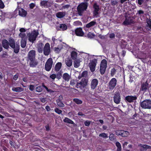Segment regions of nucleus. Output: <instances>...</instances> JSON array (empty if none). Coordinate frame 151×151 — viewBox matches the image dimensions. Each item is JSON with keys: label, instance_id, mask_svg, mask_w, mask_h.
Returning a JSON list of instances; mask_svg holds the SVG:
<instances>
[{"label": "nucleus", "instance_id": "f257e3e1", "mask_svg": "<svg viewBox=\"0 0 151 151\" xmlns=\"http://www.w3.org/2000/svg\"><path fill=\"white\" fill-rule=\"evenodd\" d=\"M88 0H84L85 2L79 5L77 7V9L79 15H82L83 11L86 10L88 6V3L86 2Z\"/></svg>", "mask_w": 151, "mask_h": 151}, {"label": "nucleus", "instance_id": "f03ea898", "mask_svg": "<svg viewBox=\"0 0 151 151\" xmlns=\"http://www.w3.org/2000/svg\"><path fill=\"white\" fill-rule=\"evenodd\" d=\"M10 46L14 49V52L16 53L18 52L19 50V43L15 44L14 40L12 39H10L9 40Z\"/></svg>", "mask_w": 151, "mask_h": 151}, {"label": "nucleus", "instance_id": "7ed1b4c3", "mask_svg": "<svg viewBox=\"0 0 151 151\" xmlns=\"http://www.w3.org/2000/svg\"><path fill=\"white\" fill-rule=\"evenodd\" d=\"M141 106L145 109H151V100H146L141 103Z\"/></svg>", "mask_w": 151, "mask_h": 151}, {"label": "nucleus", "instance_id": "20e7f679", "mask_svg": "<svg viewBox=\"0 0 151 151\" xmlns=\"http://www.w3.org/2000/svg\"><path fill=\"white\" fill-rule=\"evenodd\" d=\"M107 62L105 59L103 60L101 62L100 66V71L101 74H103L106 70L107 67Z\"/></svg>", "mask_w": 151, "mask_h": 151}, {"label": "nucleus", "instance_id": "39448f33", "mask_svg": "<svg viewBox=\"0 0 151 151\" xmlns=\"http://www.w3.org/2000/svg\"><path fill=\"white\" fill-rule=\"evenodd\" d=\"M53 4V1L48 0H42L40 3V5L41 6L47 8L50 7Z\"/></svg>", "mask_w": 151, "mask_h": 151}, {"label": "nucleus", "instance_id": "423d86ee", "mask_svg": "<svg viewBox=\"0 0 151 151\" xmlns=\"http://www.w3.org/2000/svg\"><path fill=\"white\" fill-rule=\"evenodd\" d=\"M97 60L96 59H93L91 60L89 64V66L91 72H93L95 70Z\"/></svg>", "mask_w": 151, "mask_h": 151}, {"label": "nucleus", "instance_id": "0eeeda50", "mask_svg": "<svg viewBox=\"0 0 151 151\" xmlns=\"http://www.w3.org/2000/svg\"><path fill=\"white\" fill-rule=\"evenodd\" d=\"M53 63L52 59V58H49L45 64V68L47 71H49L52 68Z\"/></svg>", "mask_w": 151, "mask_h": 151}, {"label": "nucleus", "instance_id": "6e6552de", "mask_svg": "<svg viewBox=\"0 0 151 151\" xmlns=\"http://www.w3.org/2000/svg\"><path fill=\"white\" fill-rule=\"evenodd\" d=\"M68 45L65 43H61L58 47L54 48V51L56 53H59L62 49H65V47L68 48Z\"/></svg>", "mask_w": 151, "mask_h": 151}, {"label": "nucleus", "instance_id": "1a4fd4ad", "mask_svg": "<svg viewBox=\"0 0 151 151\" xmlns=\"http://www.w3.org/2000/svg\"><path fill=\"white\" fill-rule=\"evenodd\" d=\"M50 52V47L49 44L47 43L45 45L44 49V54L46 55H49Z\"/></svg>", "mask_w": 151, "mask_h": 151}, {"label": "nucleus", "instance_id": "9d476101", "mask_svg": "<svg viewBox=\"0 0 151 151\" xmlns=\"http://www.w3.org/2000/svg\"><path fill=\"white\" fill-rule=\"evenodd\" d=\"M116 82L117 81L115 78H112L109 83V88L111 89H113L116 85Z\"/></svg>", "mask_w": 151, "mask_h": 151}, {"label": "nucleus", "instance_id": "9b49d317", "mask_svg": "<svg viewBox=\"0 0 151 151\" xmlns=\"http://www.w3.org/2000/svg\"><path fill=\"white\" fill-rule=\"evenodd\" d=\"M39 33L37 30H34L31 33H29L27 34V36L29 38H36Z\"/></svg>", "mask_w": 151, "mask_h": 151}, {"label": "nucleus", "instance_id": "f8f14e48", "mask_svg": "<svg viewBox=\"0 0 151 151\" xmlns=\"http://www.w3.org/2000/svg\"><path fill=\"white\" fill-rule=\"evenodd\" d=\"M125 17V19L123 23V24L127 25H129L131 24L134 23V21L132 19H131L130 17H129L128 18H127Z\"/></svg>", "mask_w": 151, "mask_h": 151}, {"label": "nucleus", "instance_id": "ddd939ff", "mask_svg": "<svg viewBox=\"0 0 151 151\" xmlns=\"http://www.w3.org/2000/svg\"><path fill=\"white\" fill-rule=\"evenodd\" d=\"M19 15L22 17H25L27 14V12L22 8H18Z\"/></svg>", "mask_w": 151, "mask_h": 151}, {"label": "nucleus", "instance_id": "4468645a", "mask_svg": "<svg viewBox=\"0 0 151 151\" xmlns=\"http://www.w3.org/2000/svg\"><path fill=\"white\" fill-rule=\"evenodd\" d=\"M76 34L78 36L82 37L84 35L82 29L81 28H78L76 29L75 30Z\"/></svg>", "mask_w": 151, "mask_h": 151}, {"label": "nucleus", "instance_id": "2eb2a0df", "mask_svg": "<svg viewBox=\"0 0 151 151\" xmlns=\"http://www.w3.org/2000/svg\"><path fill=\"white\" fill-rule=\"evenodd\" d=\"M35 52L34 50L30 51L28 54V58L30 60H32L35 59Z\"/></svg>", "mask_w": 151, "mask_h": 151}, {"label": "nucleus", "instance_id": "dca6fc26", "mask_svg": "<svg viewBox=\"0 0 151 151\" xmlns=\"http://www.w3.org/2000/svg\"><path fill=\"white\" fill-rule=\"evenodd\" d=\"M93 7L94 9L93 12V15L94 16H97L99 10V6L97 4V3H95L93 5Z\"/></svg>", "mask_w": 151, "mask_h": 151}, {"label": "nucleus", "instance_id": "f3484780", "mask_svg": "<svg viewBox=\"0 0 151 151\" xmlns=\"http://www.w3.org/2000/svg\"><path fill=\"white\" fill-rule=\"evenodd\" d=\"M98 81L96 79H93L91 82V89H94L97 86L98 84Z\"/></svg>", "mask_w": 151, "mask_h": 151}, {"label": "nucleus", "instance_id": "a211bd4d", "mask_svg": "<svg viewBox=\"0 0 151 151\" xmlns=\"http://www.w3.org/2000/svg\"><path fill=\"white\" fill-rule=\"evenodd\" d=\"M69 49L72 51L71 53V57L73 59H76L77 57V54L76 52L75 51L76 49L74 48H72L71 47H69Z\"/></svg>", "mask_w": 151, "mask_h": 151}, {"label": "nucleus", "instance_id": "6ab92c4d", "mask_svg": "<svg viewBox=\"0 0 151 151\" xmlns=\"http://www.w3.org/2000/svg\"><path fill=\"white\" fill-rule=\"evenodd\" d=\"M120 101V98L119 94L116 93L115 94L114 97V101L116 104H118Z\"/></svg>", "mask_w": 151, "mask_h": 151}, {"label": "nucleus", "instance_id": "aec40b11", "mask_svg": "<svg viewBox=\"0 0 151 151\" xmlns=\"http://www.w3.org/2000/svg\"><path fill=\"white\" fill-rule=\"evenodd\" d=\"M86 83L85 81H84L83 80H81L80 83H78L76 85V87L77 88H80L82 89L83 88L86 86Z\"/></svg>", "mask_w": 151, "mask_h": 151}, {"label": "nucleus", "instance_id": "412c9836", "mask_svg": "<svg viewBox=\"0 0 151 151\" xmlns=\"http://www.w3.org/2000/svg\"><path fill=\"white\" fill-rule=\"evenodd\" d=\"M138 146L139 147L140 151H143L146 150L147 149L150 148L151 147L150 146L140 144L138 145Z\"/></svg>", "mask_w": 151, "mask_h": 151}, {"label": "nucleus", "instance_id": "4be33fe9", "mask_svg": "<svg viewBox=\"0 0 151 151\" xmlns=\"http://www.w3.org/2000/svg\"><path fill=\"white\" fill-rule=\"evenodd\" d=\"M136 99V97L132 96H128L125 98L126 100L129 102H133Z\"/></svg>", "mask_w": 151, "mask_h": 151}, {"label": "nucleus", "instance_id": "5701e85b", "mask_svg": "<svg viewBox=\"0 0 151 151\" xmlns=\"http://www.w3.org/2000/svg\"><path fill=\"white\" fill-rule=\"evenodd\" d=\"M44 46V44L41 42H39L37 45V48L38 51L40 53H42V49Z\"/></svg>", "mask_w": 151, "mask_h": 151}, {"label": "nucleus", "instance_id": "b1692460", "mask_svg": "<svg viewBox=\"0 0 151 151\" xmlns=\"http://www.w3.org/2000/svg\"><path fill=\"white\" fill-rule=\"evenodd\" d=\"M66 14L65 12H59L56 14V17L59 18H61L64 17Z\"/></svg>", "mask_w": 151, "mask_h": 151}, {"label": "nucleus", "instance_id": "393cba45", "mask_svg": "<svg viewBox=\"0 0 151 151\" xmlns=\"http://www.w3.org/2000/svg\"><path fill=\"white\" fill-rule=\"evenodd\" d=\"M3 47L5 49H7L9 47V42L8 43V41L4 40L2 41V42Z\"/></svg>", "mask_w": 151, "mask_h": 151}, {"label": "nucleus", "instance_id": "a878e982", "mask_svg": "<svg viewBox=\"0 0 151 151\" xmlns=\"http://www.w3.org/2000/svg\"><path fill=\"white\" fill-rule=\"evenodd\" d=\"M81 61L80 59H76L75 60L73 64L75 68L78 67L80 65V63Z\"/></svg>", "mask_w": 151, "mask_h": 151}, {"label": "nucleus", "instance_id": "bb28decb", "mask_svg": "<svg viewBox=\"0 0 151 151\" xmlns=\"http://www.w3.org/2000/svg\"><path fill=\"white\" fill-rule=\"evenodd\" d=\"M63 78L65 81H68L70 78V76L68 73H65L63 74Z\"/></svg>", "mask_w": 151, "mask_h": 151}, {"label": "nucleus", "instance_id": "cd10ccee", "mask_svg": "<svg viewBox=\"0 0 151 151\" xmlns=\"http://www.w3.org/2000/svg\"><path fill=\"white\" fill-rule=\"evenodd\" d=\"M65 63L67 66L70 67L72 64V61L71 59L70 58H67L65 60Z\"/></svg>", "mask_w": 151, "mask_h": 151}, {"label": "nucleus", "instance_id": "c85d7f7f", "mask_svg": "<svg viewBox=\"0 0 151 151\" xmlns=\"http://www.w3.org/2000/svg\"><path fill=\"white\" fill-rule=\"evenodd\" d=\"M96 24V22H95L92 21L87 24L86 27V28H89L94 26Z\"/></svg>", "mask_w": 151, "mask_h": 151}, {"label": "nucleus", "instance_id": "c756f323", "mask_svg": "<svg viewBox=\"0 0 151 151\" xmlns=\"http://www.w3.org/2000/svg\"><path fill=\"white\" fill-rule=\"evenodd\" d=\"M62 66V63H61L59 62L57 63L55 67V70L56 71H58L60 69Z\"/></svg>", "mask_w": 151, "mask_h": 151}, {"label": "nucleus", "instance_id": "7c9ffc66", "mask_svg": "<svg viewBox=\"0 0 151 151\" xmlns=\"http://www.w3.org/2000/svg\"><path fill=\"white\" fill-rule=\"evenodd\" d=\"M148 86V84L146 82L143 83L142 86L141 90L143 91H145L147 89Z\"/></svg>", "mask_w": 151, "mask_h": 151}, {"label": "nucleus", "instance_id": "2f4dec72", "mask_svg": "<svg viewBox=\"0 0 151 151\" xmlns=\"http://www.w3.org/2000/svg\"><path fill=\"white\" fill-rule=\"evenodd\" d=\"M30 65L32 67H35L37 64L38 62L35 59L32 60H30Z\"/></svg>", "mask_w": 151, "mask_h": 151}, {"label": "nucleus", "instance_id": "473e14b6", "mask_svg": "<svg viewBox=\"0 0 151 151\" xmlns=\"http://www.w3.org/2000/svg\"><path fill=\"white\" fill-rule=\"evenodd\" d=\"M59 28L60 29H58V30L64 31L66 30L67 29V27L66 25L65 24H61L60 25Z\"/></svg>", "mask_w": 151, "mask_h": 151}, {"label": "nucleus", "instance_id": "72a5a7b5", "mask_svg": "<svg viewBox=\"0 0 151 151\" xmlns=\"http://www.w3.org/2000/svg\"><path fill=\"white\" fill-rule=\"evenodd\" d=\"M12 90L14 91L21 92L23 91V89L19 87H13L12 88Z\"/></svg>", "mask_w": 151, "mask_h": 151}, {"label": "nucleus", "instance_id": "f704fd0d", "mask_svg": "<svg viewBox=\"0 0 151 151\" xmlns=\"http://www.w3.org/2000/svg\"><path fill=\"white\" fill-rule=\"evenodd\" d=\"M116 145L117 147V151H121V144L119 142H116Z\"/></svg>", "mask_w": 151, "mask_h": 151}, {"label": "nucleus", "instance_id": "c9c22d12", "mask_svg": "<svg viewBox=\"0 0 151 151\" xmlns=\"http://www.w3.org/2000/svg\"><path fill=\"white\" fill-rule=\"evenodd\" d=\"M63 121L69 124H73L74 123L72 120L67 117L65 118Z\"/></svg>", "mask_w": 151, "mask_h": 151}, {"label": "nucleus", "instance_id": "e433bc0d", "mask_svg": "<svg viewBox=\"0 0 151 151\" xmlns=\"http://www.w3.org/2000/svg\"><path fill=\"white\" fill-rule=\"evenodd\" d=\"M129 134V133L127 131H122V136L123 137L127 136Z\"/></svg>", "mask_w": 151, "mask_h": 151}, {"label": "nucleus", "instance_id": "4c0bfd02", "mask_svg": "<svg viewBox=\"0 0 151 151\" xmlns=\"http://www.w3.org/2000/svg\"><path fill=\"white\" fill-rule=\"evenodd\" d=\"M73 101L78 104H81L82 102L81 100L78 99H73Z\"/></svg>", "mask_w": 151, "mask_h": 151}, {"label": "nucleus", "instance_id": "58836bf2", "mask_svg": "<svg viewBox=\"0 0 151 151\" xmlns=\"http://www.w3.org/2000/svg\"><path fill=\"white\" fill-rule=\"evenodd\" d=\"M21 46L22 48H24L25 47L26 45V42L25 40H21Z\"/></svg>", "mask_w": 151, "mask_h": 151}, {"label": "nucleus", "instance_id": "ea45409f", "mask_svg": "<svg viewBox=\"0 0 151 151\" xmlns=\"http://www.w3.org/2000/svg\"><path fill=\"white\" fill-rule=\"evenodd\" d=\"M99 136L103 138H106L108 137V135L105 133H102L99 134Z\"/></svg>", "mask_w": 151, "mask_h": 151}, {"label": "nucleus", "instance_id": "a19ab883", "mask_svg": "<svg viewBox=\"0 0 151 151\" xmlns=\"http://www.w3.org/2000/svg\"><path fill=\"white\" fill-rule=\"evenodd\" d=\"M58 105L60 107H63L64 106V104L59 100L57 101Z\"/></svg>", "mask_w": 151, "mask_h": 151}, {"label": "nucleus", "instance_id": "79ce46f5", "mask_svg": "<svg viewBox=\"0 0 151 151\" xmlns=\"http://www.w3.org/2000/svg\"><path fill=\"white\" fill-rule=\"evenodd\" d=\"M73 25L76 26H81L82 25V23L81 22L78 21L74 22Z\"/></svg>", "mask_w": 151, "mask_h": 151}, {"label": "nucleus", "instance_id": "37998d69", "mask_svg": "<svg viewBox=\"0 0 151 151\" xmlns=\"http://www.w3.org/2000/svg\"><path fill=\"white\" fill-rule=\"evenodd\" d=\"M94 36V35L91 32H89L87 35V37L88 38H93Z\"/></svg>", "mask_w": 151, "mask_h": 151}, {"label": "nucleus", "instance_id": "c03bdc74", "mask_svg": "<svg viewBox=\"0 0 151 151\" xmlns=\"http://www.w3.org/2000/svg\"><path fill=\"white\" fill-rule=\"evenodd\" d=\"M105 38H99V40H98L97 41L99 42L100 43L101 45H102L104 43V42L105 41Z\"/></svg>", "mask_w": 151, "mask_h": 151}, {"label": "nucleus", "instance_id": "a18cd8bd", "mask_svg": "<svg viewBox=\"0 0 151 151\" xmlns=\"http://www.w3.org/2000/svg\"><path fill=\"white\" fill-rule=\"evenodd\" d=\"M116 70L115 69L113 68L111 70V76H113L115 74Z\"/></svg>", "mask_w": 151, "mask_h": 151}, {"label": "nucleus", "instance_id": "49530a36", "mask_svg": "<svg viewBox=\"0 0 151 151\" xmlns=\"http://www.w3.org/2000/svg\"><path fill=\"white\" fill-rule=\"evenodd\" d=\"M147 24L148 27L151 29V21L150 19H148L147 20Z\"/></svg>", "mask_w": 151, "mask_h": 151}, {"label": "nucleus", "instance_id": "de8ad7c7", "mask_svg": "<svg viewBox=\"0 0 151 151\" xmlns=\"http://www.w3.org/2000/svg\"><path fill=\"white\" fill-rule=\"evenodd\" d=\"M144 12L142 10H139L137 11V13L136 14V15H138V16L139 15L140 16L141 15L144 14Z\"/></svg>", "mask_w": 151, "mask_h": 151}, {"label": "nucleus", "instance_id": "09e8293b", "mask_svg": "<svg viewBox=\"0 0 151 151\" xmlns=\"http://www.w3.org/2000/svg\"><path fill=\"white\" fill-rule=\"evenodd\" d=\"M36 90L37 92H40L42 91V88L41 86H39L37 87L36 88Z\"/></svg>", "mask_w": 151, "mask_h": 151}, {"label": "nucleus", "instance_id": "8fccbe9b", "mask_svg": "<svg viewBox=\"0 0 151 151\" xmlns=\"http://www.w3.org/2000/svg\"><path fill=\"white\" fill-rule=\"evenodd\" d=\"M4 7V5L1 0H0V8L3 9Z\"/></svg>", "mask_w": 151, "mask_h": 151}, {"label": "nucleus", "instance_id": "3c124183", "mask_svg": "<svg viewBox=\"0 0 151 151\" xmlns=\"http://www.w3.org/2000/svg\"><path fill=\"white\" fill-rule=\"evenodd\" d=\"M55 111L56 113L59 114H61L62 112V111L61 110L57 108H56L55 109Z\"/></svg>", "mask_w": 151, "mask_h": 151}, {"label": "nucleus", "instance_id": "603ef678", "mask_svg": "<svg viewBox=\"0 0 151 151\" xmlns=\"http://www.w3.org/2000/svg\"><path fill=\"white\" fill-rule=\"evenodd\" d=\"M56 75L55 74H52L50 76V78L53 80L56 78Z\"/></svg>", "mask_w": 151, "mask_h": 151}, {"label": "nucleus", "instance_id": "864d4df0", "mask_svg": "<svg viewBox=\"0 0 151 151\" xmlns=\"http://www.w3.org/2000/svg\"><path fill=\"white\" fill-rule=\"evenodd\" d=\"M122 130H118L116 132V134L117 135H120L122 136Z\"/></svg>", "mask_w": 151, "mask_h": 151}, {"label": "nucleus", "instance_id": "5fc2aeb1", "mask_svg": "<svg viewBox=\"0 0 151 151\" xmlns=\"http://www.w3.org/2000/svg\"><path fill=\"white\" fill-rule=\"evenodd\" d=\"M19 36L21 38H24L25 37L26 35V34L24 32L20 33L19 34Z\"/></svg>", "mask_w": 151, "mask_h": 151}, {"label": "nucleus", "instance_id": "6e6d98bb", "mask_svg": "<svg viewBox=\"0 0 151 151\" xmlns=\"http://www.w3.org/2000/svg\"><path fill=\"white\" fill-rule=\"evenodd\" d=\"M145 0H138V3L139 5H141L144 2Z\"/></svg>", "mask_w": 151, "mask_h": 151}, {"label": "nucleus", "instance_id": "4d7b16f0", "mask_svg": "<svg viewBox=\"0 0 151 151\" xmlns=\"http://www.w3.org/2000/svg\"><path fill=\"white\" fill-rule=\"evenodd\" d=\"M90 124V122L88 121H86L84 122V124L86 126H88Z\"/></svg>", "mask_w": 151, "mask_h": 151}, {"label": "nucleus", "instance_id": "13d9d810", "mask_svg": "<svg viewBox=\"0 0 151 151\" xmlns=\"http://www.w3.org/2000/svg\"><path fill=\"white\" fill-rule=\"evenodd\" d=\"M30 8L31 9H33L35 6V4L33 3H32L29 4V5Z\"/></svg>", "mask_w": 151, "mask_h": 151}, {"label": "nucleus", "instance_id": "bf43d9fd", "mask_svg": "<svg viewBox=\"0 0 151 151\" xmlns=\"http://www.w3.org/2000/svg\"><path fill=\"white\" fill-rule=\"evenodd\" d=\"M35 87L33 85H30L29 86V89L31 91H33Z\"/></svg>", "mask_w": 151, "mask_h": 151}, {"label": "nucleus", "instance_id": "052dcab7", "mask_svg": "<svg viewBox=\"0 0 151 151\" xmlns=\"http://www.w3.org/2000/svg\"><path fill=\"white\" fill-rule=\"evenodd\" d=\"M117 1H116L114 0L113 1H112L111 2V4L112 5H116L117 4Z\"/></svg>", "mask_w": 151, "mask_h": 151}, {"label": "nucleus", "instance_id": "680f3d73", "mask_svg": "<svg viewBox=\"0 0 151 151\" xmlns=\"http://www.w3.org/2000/svg\"><path fill=\"white\" fill-rule=\"evenodd\" d=\"M128 142H125L124 143L123 145V148L125 149L126 148V146H127Z\"/></svg>", "mask_w": 151, "mask_h": 151}, {"label": "nucleus", "instance_id": "e2e57ef3", "mask_svg": "<svg viewBox=\"0 0 151 151\" xmlns=\"http://www.w3.org/2000/svg\"><path fill=\"white\" fill-rule=\"evenodd\" d=\"M19 31L21 32V33H22L25 32L26 31V30L24 28H22L20 29Z\"/></svg>", "mask_w": 151, "mask_h": 151}, {"label": "nucleus", "instance_id": "0e129e2a", "mask_svg": "<svg viewBox=\"0 0 151 151\" xmlns=\"http://www.w3.org/2000/svg\"><path fill=\"white\" fill-rule=\"evenodd\" d=\"M87 74V72L86 71H84L82 73V76L83 77H85L86 76Z\"/></svg>", "mask_w": 151, "mask_h": 151}, {"label": "nucleus", "instance_id": "69168bd1", "mask_svg": "<svg viewBox=\"0 0 151 151\" xmlns=\"http://www.w3.org/2000/svg\"><path fill=\"white\" fill-rule=\"evenodd\" d=\"M70 6V5H67L63 6V9H65L66 8H68Z\"/></svg>", "mask_w": 151, "mask_h": 151}, {"label": "nucleus", "instance_id": "338daca9", "mask_svg": "<svg viewBox=\"0 0 151 151\" xmlns=\"http://www.w3.org/2000/svg\"><path fill=\"white\" fill-rule=\"evenodd\" d=\"M114 135L113 134H110L109 136V138L110 139H113L114 138Z\"/></svg>", "mask_w": 151, "mask_h": 151}, {"label": "nucleus", "instance_id": "774afa93", "mask_svg": "<svg viewBox=\"0 0 151 151\" xmlns=\"http://www.w3.org/2000/svg\"><path fill=\"white\" fill-rule=\"evenodd\" d=\"M45 109L47 110V111H50V109L49 106H47L45 107Z\"/></svg>", "mask_w": 151, "mask_h": 151}]
</instances>
